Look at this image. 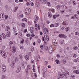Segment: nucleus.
Listing matches in <instances>:
<instances>
[{"mask_svg":"<svg viewBox=\"0 0 79 79\" xmlns=\"http://www.w3.org/2000/svg\"><path fill=\"white\" fill-rule=\"evenodd\" d=\"M40 48H41L42 49H43V48H44V46H43V45H41L40 46Z\"/></svg>","mask_w":79,"mask_h":79,"instance_id":"nucleus-58","label":"nucleus"},{"mask_svg":"<svg viewBox=\"0 0 79 79\" xmlns=\"http://www.w3.org/2000/svg\"><path fill=\"white\" fill-rule=\"evenodd\" d=\"M74 73H75V74H79V70H75L74 71Z\"/></svg>","mask_w":79,"mask_h":79,"instance_id":"nucleus-24","label":"nucleus"},{"mask_svg":"<svg viewBox=\"0 0 79 79\" xmlns=\"http://www.w3.org/2000/svg\"><path fill=\"white\" fill-rule=\"evenodd\" d=\"M59 37L60 38H63V34H60L59 35Z\"/></svg>","mask_w":79,"mask_h":79,"instance_id":"nucleus-30","label":"nucleus"},{"mask_svg":"<svg viewBox=\"0 0 79 79\" xmlns=\"http://www.w3.org/2000/svg\"><path fill=\"white\" fill-rule=\"evenodd\" d=\"M15 65L16 64H15V62H12L11 63L10 66L12 68H15Z\"/></svg>","mask_w":79,"mask_h":79,"instance_id":"nucleus-8","label":"nucleus"},{"mask_svg":"<svg viewBox=\"0 0 79 79\" xmlns=\"http://www.w3.org/2000/svg\"><path fill=\"white\" fill-rule=\"evenodd\" d=\"M0 18L2 20H3L5 19V15L4 13H1L0 14Z\"/></svg>","mask_w":79,"mask_h":79,"instance_id":"nucleus-6","label":"nucleus"},{"mask_svg":"<svg viewBox=\"0 0 79 79\" xmlns=\"http://www.w3.org/2000/svg\"><path fill=\"white\" fill-rule=\"evenodd\" d=\"M69 28L67 27L65 29V31H66V32H68L69 31Z\"/></svg>","mask_w":79,"mask_h":79,"instance_id":"nucleus-28","label":"nucleus"},{"mask_svg":"<svg viewBox=\"0 0 79 79\" xmlns=\"http://www.w3.org/2000/svg\"><path fill=\"white\" fill-rule=\"evenodd\" d=\"M18 35L19 38H21V37H22V32H19L18 34Z\"/></svg>","mask_w":79,"mask_h":79,"instance_id":"nucleus-22","label":"nucleus"},{"mask_svg":"<svg viewBox=\"0 0 79 79\" xmlns=\"http://www.w3.org/2000/svg\"><path fill=\"white\" fill-rule=\"evenodd\" d=\"M19 58L20 60H22V59H23V56H22V55H21V54L19 55Z\"/></svg>","mask_w":79,"mask_h":79,"instance_id":"nucleus-35","label":"nucleus"},{"mask_svg":"<svg viewBox=\"0 0 79 79\" xmlns=\"http://www.w3.org/2000/svg\"><path fill=\"white\" fill-rule=\"evenodd\" d=\"M30 32L32 34L34 33V27H31L30 28Z\"/></svg>","mask_w":79,"mask_h":79,"instance_id":"nucleus-11","label":"nucleus"},{"mask_svg":"<svg viewBox=\"0 0 79 79\" xmlns=\"http://www.w3.org/2000/svg\"><path fill=\"white\" fill-rule=\"evenodd\" d=\"M31 70V65H27V68L25 70V72L26 74H28L29 73V71H30Z\"/></svg>","mask_w":79,"mask_h":79,"instance_id":"nucleus-2","label":"nucleus"},{"mask_svg":"<svg viewBox=\"0 0 79 79\" xmlns=\"http://www.w3.org/2000/svg\"><path fill=\"white\" fill-rule=\"evenodd\" d=\"M72 3L73 4V5H76V2L75 1H72Z\"/></svg>","mask_w":79,"mask_h":79,"instance_id":"nucleus-34","label":"nucleus"},{"mask_svg":"<svg viewBox=\"0 0 79 79\" xmlns=\"http://www.w3.org/2000/svg\"><path fill=\"white\" fill-rule=\"evenodd\" d=\"M61 13H64V11L63 10H61L60 11Z\"/></svg>","mask_w":79,"mask_h":79,"instance_id":"nucleus-49","label":"nucleus"},{"mask_svg":"<svg viewBox=\"0 0 79 79\" xmlns=\"http://www.w3.org/2000/svg\"><path fill=\"white\" fill-rule=\"evenodd\" d=\"M25 58L26 59V61H28L29 60V56L28 55H25Z\"/></svg>","mask_w":79,"mask_h":79,"instance_id":"nucleus-17","label":"nucleus"},{"mask_svg":"<svg viewBox=\"0 0 79 79\" xmlns=\"http://www.w3.org/2000/svg\"><path fill=\"white\" fill-rule=\"evenodd\" d=\"M35 19L36 21H39V17L36 15H35Z\"/></svg>","mask_w":79,"mask_h":79,"instance_id":"nucleus-23","label":"nucleus"},{"mask_svg":"<svg viewBox=\"0 0 79 79\" xmlns=\"http://www.w3.org/2000/svg\"><path fill=\"white\" fill-rule=\"evenodd\" d=\"M0 54L4 58L6 57V55L3 51H0Z\"/></svg>","mask_w":79,"mask_h":79,"instance_id":"nucleus-4","label":"nucleus"},{"mask_svg":"<svg viewBox=\"0 0 79 79\" xmlns=\"http://www.w3.org/2000/svg\"><path fill=\"white\" fill-rule=\"evenodd\" d=\"M65 74H67V75H69V73L68 71H66L65 72Z\"/></svg>","mask_w":79,"mask_h":79,"instance_id":"nucleus-41","label":"nucleus"},{"mask_svg":"<svg viewBox=\"0 0 79 79\" xmlns=\"http://www.w3.org/2000/svg\"><path fill=\"white\" fill-rule=\"evenodd\" d=\"M38 43H40V42H41V40H40L39 39L38 40Z\"/></svg>","mask_w":79,"mask_h":79,"instance_id":"nucleus-60","label":"nucleus"},{"mask_svg":"<svg viewBox=\"0 0 79 79\" xmlns=\"http://www.w3.org/2000/svg\"><path fill=\"white\" fill-rule=\"evenodd\" d=\"M42 39L43 41H44V40H45V39L44 38V37H42Z\"/></svg>","mask_w":79,"mask_h":79,"instance_id":"nucleus-62","label":"nucleus"},{"mask_svg":"<svg viewBox=\"0 0 79 79\" xmlns=\"http://www.w3.org/2000/svg\"><path fill=\"white\" fill-rule=\"evenodd\" d=\"M35 6H36V7H38V6H39V5H38V4L36 3L35 4Z\"/></svg>","mask_w":79,"mask_h":79,"instance_id":"nucleus-55","label":"nucleus"},{"mask_svg":"<svg viewBox=\"0 0 79 79\" xmlns=\"http://www.w3.org/2000/svg\"><path fill=\"white\" fill-rule=\"evenodd\" d=\"M63 25H67V23H66V22L65 21H63V23H62Z\"/></svg>","mask_w":79,"mask_h":79,"instance_id":"nucleus-32","label":"nucleus"},{"mask_svg":"<svg viewBox=\"0 0 79 79\" xmlns=\"http://www.w3.org/2000/svg\"><path fill=\"white\" fill-rule=\"evenodd\" d=\"M13 29H14V31H15L16 30V27H13Z\"/></svg>","mask_w":79,"mask_h":79,"instance_id":"nucleus-64","label":"nucleus"},{"mask_svg":"<svg viewBox=\"0 0 79 79\" xmlns=\"http://www.w3.org/2000/svg\"><path fill=\"white\" fill-rule=\"evenodd\" d=\"M16 48L14 46L12 48V51L13 53H15L16 52Z\"/></svg>","mask_w":79,"mask_h":79,"instance_id":"nucleus-13","label":"nucleus"},{"mask_svg":"<svg viewBox=\"0 0 79 79\" xmlns=\"http://www.w3.org/2000/svg\"><path fill=\"white\" fill-rule=\"evenodd\" d=\"M44 37L46 39L47 41H48L49 40V37L48 36V35H44Z\"/></svg>","mask_w":79,"mask_h":79,"instance_id":"nucleus-16","label":"nucleus"},{"mask_svg":"<svg viewBox=\"0 0 79 79\" xmlns=\"http://www.w3.org/2000/svg\"><path fill=\"white\" fill-rule=\"evenodd\" d=\"M24 46H21L20 49H21V50H23V49H24Z\"/></svg>","mask_w":79,"mask_h":79,"instance_id":"nucleus-48","label":"nucleus"},{"mask_svg":"<svg viewBox=\"0 0 79 79\" xmlns=\"http://www.w3.org/2000/svg\"><path fill=\"white\" fill-rule=\"evenodd\" d=\"M18 8V7H15L14 9V12H16L17 11Z\"/></svg>","mask_w":79,"mask_h":79,"instance_id":"nucleus-27","label":"nucleus"},{"mask_svg":"<svg viewBox=\"0 0 79 79\" xmlns=\"http://www.w3.org/2000/svg\"><path fill=\"white\" fill-rule=\"evenodd\" d=\"M30 4L31 5V6H34V3L32 2H30Z\"/></svg>","mask_w":79,"mask_h":79,"instance_id":"nucleus-37","label":"nucleus"},{"mask_svg":"<svg viewBox=\"0 0 79 79\" xmlns=\"http://www.w3.org/2000/svg\"><path fill=\"white\" fill-rule=\"evenodd\" d=\"M47 71V69L46 68H45L44 69V72H46Z\"/></svg>","mask_w":79,"mask_h":79,"instance_id":"nucleus-46","label":"nucleus"},{"mask_svg":"<svg viewBox=\"0 0 79 79\" xmlns=\"http://www.w3.org/2000/svg\"><path fill=\"white\" fill-rule=\"evenodd\" d=\"M15 61H18V58L16 57L15 58Z\"/></svg>","mask_w":79,"mask_h":79,"instance_id":"nucleus-59","label":"nucleus"},{"mask_svg":"<svg viewBox=\"0 0 79 79\" xmlns=\"http://www.w3.org/2000/svg\"><path fill=\"white\" fill-rule=\"evenodd\" d=\"M48 16L49 18H52V14L50 12H48Z\"/></svg>","mask_w":79,"mask_h":79,"instance_id":"nucleus-25","label":"nucleus"},{"mask_svg":"<svg viewBox=\"0 0 79 79\" xmlns=\"http://www.w3.org/2000/svg\"><path fill=\"white\" fill-rule=\"evenodd\" d=\"M48 52L49 53L51 54L52 53V52H53V50L52 49V48L51 47V48L50 47L48 49Z\"/></svg>","mask_w":79,"mask_h":79,"instance_id":"nucleus-15","label":"nucleus"},{"mask_svg":"<svg viewBox=\"0 0 79 79\" xmlns=\"http://www.w3.org/2000/svg\"><path fill=\"white\" fill-rule=\"evenodd\" d=\"M61 61L63 64H65V63H66V60L64 59L62 60Z\"/></svg>","mask_w":79,"mask_h":79,"instance_id":"nucleus-26","label":"nucleus"},{"mask_svg":"<svg viewBox=\"0 0 79 79\" xmlns=\"http://www.w3.org/2000/svg\"><path fill=\"white\" fill-rule=\"evenodd\" d=\"M44 1L42 3V4H47L49 6H50V2H47V0H44Z\"/></svg>","mask_w":79,"mask_h":79,"instance_id":"nucleus-5","label":"nucleus"},{"mask_svg":"<svg viewBox=\"0 0 79 79\" xmlns=\"http://www.w3.org/2000/svg\"><path fill=\"white\" fill-rule=\"evenodd\" d=\"M2 36L0 35V42H1L2 41Z\"/></svg>","mask_w":79,"mask_h":79,"instance_id":"nucleus-42","label":"nucleus"},{"mask_svg":"<svg viewBox=\"0 0 79 79\" xmlns=\"http://www.w3.org/2000/svg\"><path fill=\"white\" fill-rule=\"evenodd\" d=\"M70 77H72V78H74V77H75L74 75H70Z\"/></svg>","mask_w":79,"mask_h":79,"instance_id":"nucleus-38","label":"nucleus"},{"mask_svg":"<svg viewBox=\"0 0 79 79\" xmlns=\"http://www.w3.org/2000/svg\"><path fill=\"white\" fill-rule=\"evenodd\" d=\"M33 34H31V37H34V36H35V35H34V34L33 33H32Z\"/></svg>","mask_w":79,"mask_h":79,"instance_id":"nucleus-45","label":"nucleus"},{"mask_svg":"<svg viewBox=\"0 0 79 79\" xmlns=\"http://www.w3.org/2000/svg\"><path fill=\"white\" fill-rule=\"evenodd\" d=\"M57 8L58 9V10H60V6L59 5L57 6Z\"/></svg>","mask_w":79,"mask_h":79,"instance_id":"nucleus-50","label":"nucleus"},{"mask_svg":"<svg viewBox=\"0 0 79 79\" xmlns=\"http://www.w3.org/2000/svg\"><path fill=\"white\" fill-rule=\"evenodd\" d=\"M54 26H55V25L54 24H52L50 25L51 27H54Z\"/></svg>","mask_w":79,"mask_h":79,"instance_id":"nucleus-44","label":"nucleus"},{"mask_svg":"<svg viewBox=\"0 0 79 79\" xmlns=\"http://www.w3.org/2000/svg\"><path fill=\"white\" fill-rule=\"evenodd\" d=\"M2 37L3 39H6V35H5V34L4 33H2Z\"/></svg>","mask_w":79,"mask_h":79,"instance_id":"nucleus-14","label":"nucleus"},{"mask_svg":"<svg viewBox=\"0 0 79 79\" xmlns=\"http://www.w3.org/2000/svg\"><path fill=\"white\" fill-rule=\"evenodd\" d=\"M45 50H48V47L47 46H45L44 47Z\"/></svg>","mask_w":79,"mask_h":79,"instance_id":"nucleus-47","label":"nucleus"},{"mask_svg":"<svg viewBox=\"0 0 79 79\" xmlns=\"http://www.w3.org/2000/svg\"><path fill=\"white\" fill-rule=\"evenodd\" d=\"M40 53H41L42 54H44V52H43L42 49H40Z\"/></svg>","mask_w":79,"mask_h":79,"instance_id":"nucleus-52","label":"nucleus"},{"mask_svg":"<svg viewBox=\"0 0 79 79\" xmlns=\"http://www.w3.org/2000/svg\"><path fill=\"white\" fill-rule=\"evenodd\" d=\"M79 49V47L77 46H74L73 48V49L74 50H77Z\"/></svg>","mask_w":79,"mask_h":79,"instance_id":"nucleus-20","label":"nucleus"},{"mask_svg":"<svg viewBox=\"0 0 79 79\" xmlns=\"http://www.w3.org/2000/svg\"><path fill=\"white\" fill-rule=\"evenodd\" d=\"M22 21H26V22H27V19L26 18H24L22 19Z\"/></svg>","mask_w":79,"mask_h":79,"instance_id":"nucleus-31","label":"nucleus"},{"mask_svg":"<svg viewBox=\"0 0 79 79\" xmlns=\"http://www.w3.org/2000/svg\"><path fill=\"white\" fill-rule=\"evenodd\" d=\"M63 38H64L65 39L66 38V35L63 34Z\"/></svg>","mask_w":79,"mask_h":79,"instance_id":"nucleus-57","label":"nucleus"},{"mask_svg":"<svg viewBox=\"0 0 79 79\" xmlns=\"http://www.w3.org/2000/svg\"><path fill=\"white\" fill-rule=\"evenodd\" d=\"M21 65H22V67L23 68H25L26 66V65L25 64V63L24 62H23L22 63Z\"/></svg>","mask_w":79,"mask_h":79,"instance_id":"nucleus-21","label":"nucleus"},{"mask_svg":"<svg viewBox=\"0 0 79 79\" xmlns=\"http://www.w3.org/2000/svg\"><path fill=\"white\" fill-rule=\"evenodd\" d=\"M5 78V77L4 76H2V79H4Z\"/></svg>","mask_w":79,"mask_h":79,"instance_id":"nucleus-63","label":"nucleus"},{"mask_svg":"<svg viewBox=\"0 0 79 79\" xmlns=\"http://www.w3.org/2000/svg\"><path fill=\"white\" fill-rule=\"evenodd\" d=\"M8 15H6L5 16V19H8Z\"/></svg>","mask_w":79,"mask_h":79,"instance_id":"nucleus-53","label":"nucleus"},{"mask_svg":"<svg viewBox=\"0 0 79 79\" xmlns=\"http://www.w3.org/2000/svg\"><path fill=\"white\" fill-rule=\"evenodd\" d=\"M30 12H31V10H30V8H27L25 9V12L26 15H29Z\"/></svg>","mask_w":79,"mask_h":79,"instance_id":"nucleus-3","label":"nucleus"},{"mask_svg":"<svg viewBox=\"0 0 79 79\" xmlns=\"http://www.w3.org/2000/svg\"><path fill=\"white\" fill-rule=\"evenodd\" d=\"M31 51L33 52L34 51V47H32L31 48Z\"/></svg>","mask_w":79,"mask_h":79,"instance_id":"nucleus-51","label":"nucleus"},{"mask_svg":"<svg viewBox=\"0 0 79 79\" xmlns=\"http://www.w3.org/2000/svg\"><path fill=\"white\" fill-rule=\"evenodd\" d=\"M21 24L22 27H25V26H26V25H25V23H21Z\"/></svg>","mask_w":79,"mask_h":79,"instance_id":"nucleus-33","label":"nucleus"},{"mask_svg":"<svg viewBox=\"0 0 79 79\" xmlns=\"http://www.w3.org/2000/svg\"><path fill=\"white\" fill-rule=\"evenodd\" d=\"M10 35H11V34H10V32L8 31L7 33V34H6V36L7 37H10Z\"/></svg>","mask_w":79,"mask_h":79,"instance_id":"nucleus-19","label":"nucleus"},{"mask_svg":"<svg viewBox=\"0 0 79 79\" xmlns=\"http://www.w3.org/2000/svg\"><path fill=\"white\" fill-rule=\"evenodd\" d=\"M59 25V24L58 23H55V27H58Z\"/></svg>","mask_w":79,"mask_h":79,"instance_id":"nucleus-40","label":"nucleus"},{"mask_svg":"<svg viewBox=\"0 0 79 79\" xmlns=\"http://www.w3.org/2000/svg\"><path fill=\"white\" fill-rule=\"evenodd\" d=\"M73 56L74 57V58H76L77 56L76 54H74L73 55Z\"/></svg>","mask_w":79,"mask_h":79,"instance_id":"nucleus-54","label":"nucleus"},{"mask_svg":"<svg viewBox=\"0 0 79 79\" xmlns=\"http://www.w3.org/2000/svg\"><path fill=\"white\" fill-rule=\"evenodd\" d=\"M59 16H60L58 14H56L53 16V18H54V19H55L56 18V17H59Z\"/></svg>","mask_w":79,"mask_h":79,"instance_id":"nucleus-18","label":"nucleus"},{"mask_svg":"<svg viewBox=\"0 0 79 79\" xmlns=\"http://www.w3.org/2000/svg\"><path fill=\"white\" fill-rule=\"evenodd\" d=\"M58 76H59L61 78H63V77L67 78V76L66 75L65 72H63L62 74H61L60 72H58Z\"/></svg>","mask_w":79,"mask_h":79,"instance_id":"nucleus-1","label":"nucleus"},{"mask_svg":"<svg viewBox=\"0 0 79 79\" xmlns=\"http://www.w3.org/2000/svg\"><path fill=\"white\" fill-rule=\"evenodd\" d=\"M44 32V35H47L46 33L47 32H48V30L47 28H45L43 30Z\"/></svg>","mask_w":79,"mask_h":79,"instance_id":"nucleus-10","label":"nucleus"},{"mask_svg":"<svg viewBox=\"0 0 79 79\" xmlns=\"http://www.w3.org/2000/svg\"><path fill=\"white\" fill-rule=\"evenodd\" d=\"M21 69V67L20 66H19L17 69L16 73H19V72H20Z\"/></svg>","mask_w":79,"mask_h":79,"instance_id":"nucleus-9","label":"nucleus"},{"mask_svg":"<svg viewBox=\"0 0 79 79\" xmlns=\"http://www.w3.org/2000/svg\"><path fill=\"white\" fill-rule=\"evenodd\" d=\"M55 61L56 63L57 64H59V60H56Z\"/></svg>","mask_w":79,"mask_h":79,"instance_id":"nucleus-36","label":"nucleus"},{"mask_svg":"<svg viewBox=\"0 0 79 79\" xmlns=\"http://www.w3.org/2000/svg\"><path fill=\"white\" fill-rule=\"evenodd\" d=\"M2 70L3 72H5L6 71V66L5 65H2Z\"/></svg>","mask_w":79,"mask_h":79,"instance_id":"nucleus-7","label":"nucleus"},{"mask_svg":"<svg viewBox=\"0 0 79 79\" xmlns=\"http://www.w3.org/2000/svg\"><path fill=\"white\" fill-rule=\"evenodd\" d=\"M12 44H13V42H12V41H10L9 43V45H11Z\"/></svg>","mask_w":79,"mask_h":79,"instance_id":"nucleus-56","label":"nucleus"},{"mask_svg":"<svg viewBox=\"0 0 79 79\" xmlns=\"http://www.w3.org/2000/svg\"><path fill=\"white\" fill-rule=\"evenodd\" d=\"M5 8L7 9V10H8L9 9V8L8 7V5H6L5 7Z\"/></svg>","mask_w":79,"mask_h":79,"instance_id":"nucleus-43","label":"nucleus"},{"mask_svg":"<svg viewBox=\"0 0 79 79\" xmlns=\"http://www.w3.org/2000/svg\"><path fill=\"white\" fill-rule=\"evenodd\" d=\"M52 42L53 44H54V45H55V44H56V40H52Z\"/></svg>","mask_w":79,"mask_h":79,"instance_id":"nucleus-29","label":"nucleus"},{"mask_svg":"<svg viewBox=\"0 0 79 79\" xmlns=\"http://www.w3.org/2000/svg\"><path fill=\"white\" fill-rule=\"evenodd\" d=\"M10 27L9 26H7L6 27V29H5V31L6 32H7V31H10Z\"/></svg>","mask_w":79,"mask_h":79,"instance_id":"nucleus-12","label":"nucleus"},{"mask_svg":"<svg viewBox=\"0 0 79 79\" xmlns=\"http://www.w3.org/2000/svg\"><path fill=\"white\" fill-rule=\"evenodd\" d=\"M27 32V29H25L24 30V33H26Z\"/></svg>","mask_w":79,"mask_h":79,"instance_id":"nucleus-61","label":"nucleus"},{"mask_svg":"<svg viewBox=\"0 0 79 79\" xmlns=\"http://www.w3.org/2000/svg\"><path fill=\"white\" fill-rule=\"evenodd\" d=\"M59 42H60V45H62V44H63V41H61V40H60Z\"/></svg>","mask_w":79,"mask_h":79,"instance_id":"nucleus-39","label":"nucleus"}]
</instances>
